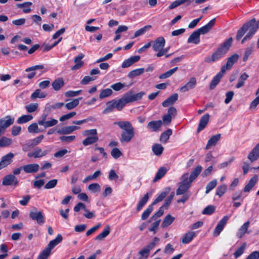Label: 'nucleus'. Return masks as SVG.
I'll list each match as a JSON object with an SVG mask.
<instances>
[{
  "label": "nucleus",
  "mask_w": 259,
  "mask_h": 259,
  "mask_svg": "<svg viewBox=\"0 0 259 259\" xmlns=\"http://www.w3.org/2000/svg\"><path fill=\"white\" fill-rule=\"evenodd\" d=\"M145 95L144 92H140L137 94H134V92L131 90L125 94V97L128 103L133 102L141 100L143 96Z\"/></svg>",
  "instance_id": "nucleus-8"
},
{
  "label": "nucleus",
  "mask_w": 259,
  "mask_h": 259,
  "mask_svg": "<svg viewBox=\"0 0 259 259\" xmlns=\"http://www.w3.org/2000/svg\"><path fill=\"white\" fill-rule=\"evenodd\" d=\"M63 240L62 235L60 234H58L55 239L51 240L48 244L47 247L46 248L49 250L50 252L53 248H54L56 245L60 243Z\"/></svg>",
  "instance_id": "nucleus-24"
},
{
  "label": "nucleus",
  "mask_w": 259,
  "mask_h": 259,
  "mask_svg": "<svg viewBox=\"0 0 259 259\" xmlns=\"http://www.w3.org/2000/svg\"><path fill=\"white\" fill-rule=\"evenodd\" d=\"M151 193H147L145 194L144 196L141 199L140 201L139 202L137 206V210L138 211H139L141 210L142 208L144 206V205L146 204L147 202L148 201L150 196L151 195Z\"/></svg>",
  "instance_id": "nucleus-31"
},
{
  "label": "nucleus",
  "mask_w": 259,
  "mask_h": 259,
  "mask_svg": "<svg viewBox=\"0 0 259 259\" xmlns=\"http://www.w3.org/2000/svg\"><path fill=\"white\" fill-rule=\"evenodd\" d=\"M258 179V177L257 175H254L253 177H252L248 184L245 186L244 188V191L245 192H249L253 188V187L255 185L257 182Z\"/></svg>",
  "instance_id": "nucleus-30"
},
{
  "label": "nucleus",
  "mask_w": 259,
  "mask_h": 259,
  "mask_svg": "<svg viewBox=\"0 0 259 259\" xmlns=\"http://www.w3.org/2000/svg\"><path fill=\"white\" fill-rule=\"evenodd\" d=\"M172 131L171 129L168 128L165 131L161 133L160 141L163 143H166L169 137L172 135Z\"/></svg>",
  "instance_id": "nucleus-34"
},
{
  "label": "nucleus",
  "mask_w": 259,
  "mask_h": 259,
  "mask_svg": "<svg viewBox=\"0 0 259 259\" xmlns=\"http://www.w3.org/2000/svg\"><path fill=\"white\" fill-rule=\"evenodd\" d=\"M151 28V26L150 25L145 26L143 28L138 30L137 31H136L135 32L133 38L138 37V36L143 34L146 31L149 30Z\"/></svg>",
  "instance_id": "nucleus-51"
},
{
  "label": "nucleus",
  "mask_w": 259,
  "mask_h": 259,
  "mask_svg": "<svg viewBox=\"0 0 259 259\" xmlns=\"http://www.w3.org/2000/svg\"><path fill=\"white\" fill-rule=\"evenodd\" d=\"M82 99V97H79L78 98L73 99L71 102L66 103L65 105V107L68 110L72 109L78 105L79 100H81Z\"/></svg>",
  "instance_id": "nucleus-39"
},
{
  "label": "nucleus",
  "mask_w": 259,
  "mask_h": 259,
  "mask_svg": "<svg viewBox=\"0 0 259 259\" xmlns=\"http://www.w3.org/2000/svg\"><path fill=\"white\" fill-rule=\"evenodd\" d=\"M167 169L164 167H161L157 171L155 178L153 180V182H156L157 181L161 179L166 173Z\"/></svg>",
  "instance_id": "nucleus-36"
},
{
  "label": "nucleus",
  "mask_w": 259,
  "mask_h": 259,
  "mask_svg": "<svg viewBox=\"0 0 259 259\" xmlns=\"http://www.w3.org/2000/svg\"><path fill=\"white\" fill-rule=\"evenodd\" d=\"M32 5V3L30 2H24L22 4H17L16 6L18 8H24L23 12L25 13H28L31 11L30 6Z\"/></svg>",
  "instance_id": "nucleus-40"
},
{
  "label": "nucleus",
  "mask_w": 259,
  "mask_h": 259,
  "mask_svg": "<svg viewBox=\"0 0 259 259\" xmlns=\"http://www.w3.org/2000/svg\"><path fill=\"white\" fill-rule=\"evenodd\" d=\"M47 96V94L41 92L40 89L36 90L31 95V100H34L35 99L44 98Z\"/></svg>",
  "instance_id": "nucleus-44"
},
{
  "label": "nucleus",
  "mask_w": 259,
  "mask_h": 259,
  "mask_svg": "<svg viewBox=\"0 0 259 259\" xmlns=\"http://www.w3.org/2000/svg\"><path fill=\"white\" fill-rule=\"evenodd\" d=\"M51 253V252L45 248L39 253L37 259H48Z\"/></svg>",
  "instance_id": "nucleus-63"
},
{
  "label": "nucleus",
  "mask_w": 259,
  "mask_h": 259,
  "mask_svg": "<svg viewBox=\"0 0 259 259\" xmlns=\"http://www.w3.org/2000/svg\"><path fill=\"white\" fill-rule=\"evenodd\" d=\"M224 72H222V70L221 69L220 71L212 79L210 85L209 89L210 90H213L216 86L221 81V78H222Z\"/></svg>",
  "instance_id": "nucleus-16"
},
{
  "label": "nucleus",
  "mask_w": 259,
  "mask_h": 259,
  "mask_svg": "<svg viewBox=\"0 0 259 259\" xmlns=\"http://www.w3.org/2000/svg\"><path fill=\"white\" fill-rule=\"evenodd\" d=\"M195 236V233L194 232H188L183 236L182 238V242L184 244L189 243L191 241L193 238Z\"/></svg>",
  "instance_id": "nucleus-42"
},
{
  "label": "nucleus",
  "mask_w": 259,
  "mask_h": 259,
  "mask_svg": "<svg viewBox=\"0 0 259 259\" xmlns=\"http://www.w3.org/2000/svg\"><path fill=\"white\" fill-rule=\"evenodd\" d=\"M41 123L40 125L44 126L45 128H47L56 125L58 123V120L54 118H51L50 120H46L44 122H42Z\"/></svg>",
  "instance_id": "nucleus-52"
},
{
  "label": "nucleus",
  "mask_w": 259,
  "mask_h": 259,
  "mask_svg": "<svg viewBox=\"0 0 259 259\" xmlns=\"http://www.w3.org/2000/svg\"><path fill=\"white\" fill-rule=\"evenodd\" d=\"M106 105L107 107L102 111V113L104 114H106L113 111L114 109L115 108V99L107 102Z\"/></svg>",
  "instance_id": "nucleus-33"
},
{
  "label": "nucleus",
  "mask_w": 259,
  "mask_h": 259,
  "mask_svg": "<svg viewBox=\"0 0 259 259\" xmlns=\"http://www.w3.org/2000/svg\"><path fill=\"white\" fill-rule=\"evenodd\" d=\"M174 220V217H172L169 214H167L163 219V221L161 224V227L164 228L169 226L172 223Z\"/></svg>",
  "instance_id": "nucleus-43"
},
{
  "label": "nucleus",
  "mask_w": 259,
  "mask_h": 259,
  "mask_svg": "<svg viewBox=\"0 0 259 259\" xmlns=\"http://www.w3.org/2000/svg\"><path fill=\"white\" fill-rule=\"evenodd\" d=\"M164 213V210L162 209V207H160L158 210L156 211L150 218L148 222H150L152 221L156 220L157 218H160L163 215Z\"/></svg>",
  "instance_id": "nucleus-62"
},
{
  "label": "nucleus",
  "mask_w": 259,
  "mask_h": 259,
  "mask_svg": "<svg viewBox=\"0 0 259 259\" xmlns=\"http://www.w3.org/2000/svg\"><path fill=\"white\" fill-rule=\"evenodd\" d=\"M228 220L229 217L227 215H225L219 222L213 231V235L214 236H218L220 235L227 224Z\"/></svg>",
  "instance_id": "nucleus-10"
},
{
  "label": "nucleus",
  "mask_w": 259,
  "mask_h": 259,
  "mask_svg": "<svg viewBox=\"0 0 259 259\" xmlns=\"http://www.w3.org/2000/svg\"><path fill=\"white\" fill-rule=\"evenodd\" d=\"M64 84L63 78L60 77L54 80L52 83V86L55 91H58L64 85Z\"/></svg>",
  "instance_id": "nucleus-32"
},
{
  "label": "nucleus",
  "mask_w": 259,
  "mask_h": 259,
  "mask_svg": "<svg viewBox=\"0 0 259 259\" xmlns=\"http://www.w3.org/2000/svg\"><path fill=\"white\" fill-rule=\"evenodd\" d=\"M115 109H116L118 111H121L123 107L126 105L127 103H128L127 99L125 97V94L123 96V97L118 99L115 100Z\"/></svg>",
  "instance_id": "nucleus-23"
},
{
  "label": "nucleus",
  "mask_w": 259,
  "mask_h": 259,
  "mask_svg": "<svg viewBox=\"0 0 259 259\" xmlns=\"http://www.w3.org/2000/svg\"><path fill=\"white\" fill-rule=\"evenodd\" d=\"M215 207L213 205H208L202 211V214L210 215L215 211Z\"/></svg>",
  "instance_id": "nucleus-64"
},
{
  "label": "nucleus",
  "mask_w": 259,
  "mask_h": 259,
  "mask_svg": "<svg viewBox=\"0 0 259 259\" xmlns=\"http://www.w3.org/2000/svg\"><path fill=\"white\" fill-rule=\"evenodd\" d=\"M14 118H11V116L8 115L4 118L0 119V132L3 134L7 128L13 124Z\"/></svg>",
  "instance_id": "nucleus-6"
},
{
  "label": "nucleus",
  "mask_w": 259,
  "mask_h": 259,
  "mask_svg": "<svg viewBox=\"0 0 259 259\" xmlns=\"http://www.w3.org/2000/svg\"><path fill=\"white\" fill-rule=\"evenodd\" d=\"M239 56L237 54H234L230 57L227 61L226 64L222 67L221 70L222 72H225L226 70L230 69L233 65L237 62Z\"/></svg>",
  "instance_id": "nucleus-9"
},
{
  "label": "nucleus",
  "mask_w": 259,
  "mask_h": 259,
  "mask_svg": "<svg viewBox=\"0 0 259 259\" xmlns=\"http://www.w3.org/2000/svg\"><path fill=\"white\" fill-rule=\"evenodd\" d=\"M248 77L249 76L246 73L244 72L242 73L238 78V82L236 85V88L239 89L242 87L244 85L245 80H246Z\"/></svg>",
  "instance_id": "nucleus-45"
},
{
  "label": "nucleus",
  "mask_w": 259,
  "mask_h": 259,
  "mask_svg": "<svg viewBox=\"0 0 259 259\" xmlns=\"http://www.w3.org/2000/svg\"><path fill=\"white\" fill-rule=\"evenodd\" d=\"M34 211H31L29 212V217L33 221H36L39 225H42L45 222V218L43 213L41 211H37L36 208H34Z\"/></svg>",
  "instance_id": "nucleus-5"
},
{
  "label": "nucleus",
  "mask_w": 259,
  "mask_h": 259,
  "mask_svg": "<svg viewBox=\"0 0 259 259\" xmlns=\"http://www.w3.org/2000/svg\"><path fill=\"white\" fill-rule=\"evenodd\" d=\"M162 122L161 120L150 121L147 127L151 132H157L161 127Z\"/></svg>",
  "instance_id": "nucleus-17"
},
{
  "label": "nucleus",
  "mask_w": 259,
  "mask_h": 259,
  "mask_svg": "<svg viewBox=\"0 0 259 259\" xmlns=\"http://www.w3.org/2000/svg\"><path fill=\"white\" fill-rule=\"evenodd\" d=\"M165 40L163 37H157L153 42L152 48L154 51L161 50L164 47Z\"/></svg>",
  "instance_id": "nucleus-11"
},
{
  "label": "nucleus",
  "mask_w": 259,
  "mask_h": 259,
  "mask_svg": "<svg viewBox=\"0 0 259 259\" xmlns=\"http://www.w3.org/2000/svg\"><path fill=\"white\" fill-rule=\"evenodd\" d=\"M88 189L93 193L99 192L101 191V186L98 183H93L89 185Z\"/></svg>",
  "instance_id": "nucleus-58"
},
{
  "label": "nucleus",
  "mask_w": 259,
  "mask_h": 259,
  "mask_svg": "<svg viewBox=\"0 0 259 259\" xmlns=\"http://www.w3.org/2000/svg\"><path fill=\"white\" fill-rule=\"evenodd\" d=\"M84 57V55L82 53H80L74 58V62L75 64L71 67V69L72 70H77L83 65L84 62L81 61V59H83Z\"/></svg>",
  "instance_id": "nucleus-15"
},
{
  "label": "nucleus",
  "mask_w": 259,
  "mask_h": 259,
  "mask_svg": "<svg viewBox=\"0 0 259 259\" xmlns=\"http://www.w3.org/2000/svg\"><path fill=\"white\" fill-rule=\"evenodd\" d=\"M80 127L75 125H71L64 127L60 130H58L57 132L60 135H67L72 133L74 131L78 130Z\"/></svg>",
  "instance_id": "nucleus-21"
},
{
  "label": "nucleus",
  "mask_w": 259,
  "mask_h": 259,
  "mask_svg": "<svg viewBox=\"0 0 259 259\" xmlns=\"http://www.w3.org/2000/svg\"><path fill=\"white\" fill-rule=\"evenodd\" d=\"M258 29L256 19L253 18L244 23L237 31L236 39L237 40H239L248 30V32L241 40V44H243L246 41L250 40L253 37Z\"/></svg>",
  "instance_id": "nucleus-1"
},
{
  "label": "nucleus",
  "mask_w": 259,
  "mask_h": 259,
  "mask_svg": "<svg viewBox=\"0 0 259 259\" xmlns=\"http://www.w3.org/2000/svg\"><path fill=\"white\" fill-rule=\"evenodd\" d=\"M140 59V56H133L130 58L125 60L121 64V67L125 68L132 66L133 64L139 61Z\"/></svg>",
  "instance_id": "nucleus-20"
},
{
  "label": "nucleus",
  "mask_w": 259,
  "mask_h": 259,
  "mask_svg": "<svg viewBox=\"0 0 259 259\" xmlns=\"http://www.w3.org/2000/svg\"><path fill=\"white\" fill-rule=\"evenodd\" d=\"M14 157V155L12 153H9L6 155L3 156L1 158V162L3 164V166L6 167L9 164H10L12 161L13 158Z\"/></svg>",
  "instance_id": "nucleus-26"
},
{
  "label": "nucleus",
  "mask_w": 259,
  "mask_h": 259,
  "mask_svg": "<svg viewBox=\"0 0 259 259\" xmlns=\"http://www.w3.org/2000/svg\"><path fill=\"white\" fill-rule=\"evenodd\" d=\"M249 224L250 222L247 221L240 228L237 233V236L239 238H241L245 233L249 234L250 233L249 231H247Z\"/></svg>",
  "instance_id": "nucleus-29"
},
{
  "label": "nucleus",
  "mask_w": 259,
  "mask_h": 259,
  "mask_svg": "<svg viewBox=\"0 0 259 259\" xmlns=\"http://www.w3.org/2000/svg\"><path fill=\"white\" fill-rule=\"evenodd\" d=\"M113 93V91L110 89H106L102 90L99 95V98L101 99L105 98L106 97H109Z\"/></svg>",
  "instance_id": "nucleus-55"
},
{
  "label": "nucleus",
  "mask_w": 259,
  "mask_h": 259,
  "mask_svg": "<svg viewBox=\"0 0 259 259\" xmlns=\"http://www.w3.org/2000/svg\"><path fill=\"white\" fill-rule=\"evenodd\" d=\"M44 68V66L43 65H37L35 66H33L30 67H28L25 69V72H29L28 74H27L26 77L29 79H32L35 75H36V72H35V70H39V69H42Z\"/></svg>",
  "instance_id": "nucleus-13"
},
{
  "label": "nucleus",
  "mask_w": 259,
  "mask_h": 259,
  "mask_svg": "<svg viewBox=\"0 0 259 259\" xmlns=\"http://www.w3.org/2000/svg\"><path fill=\"white\" fill-rule=\"evenodd\" d=\"M193 0H176L172 2L168 7L169 10H172L176 7L183 4L186 2H188L189 4L193 2Z\"/></svg>",
  "instance_id": "nucleus-46"
},
{
  "label": "nucleus",
  "mask_w": 259,
  "mask_h": 259,
  "mask_svg": "<svg viewBox=\"0 0 259 259\" xmlns=\"http://www.w3.org/2000/svg\"><path fill=\"white\" fill-rule=\"evenodd\" d=\"M227 189V185L223 184L219 186L216 190V195H218L220 197H222L226 192Z\"/></svg>",
  "instance_id": "nucleus-56"
},
{
  "label": "nucleus",
  "mask_w": 259,
  "mask_h": 259,
  "mask_svg": "<svg viewBox=\"0 0 259 259\" xmlns=\"http://www.w3.org/2000/svg\"><path fill=\"white\" fill-rule=\"evenodd\" d=\"M209 114L208 113L203 115L199 121L198 127L197 128V132L199 133L203 130L207 125L209 119Z\"/></svg>",
  "instance_id": "nucleus-19"
},
{
  "label": "nucleus",
  "mask_w": 259,
  "mask_h": 259,
  "mask_svg": "<svg viewBox=\"0 0 259 259\" xmlns=\"http://www.w3.org/2000/svg\"><path fill=\"white\" fill-rule=\"evenodd\" d=\"M38 122H35L31 124L28 127V132L30 133H38L42 132V131H41L40 129L38 128Z\"/></svg>",
  "instance_id": "nucleus-53"
},
{
  "label": "nucleus",
  "mask_w": 259,
  "mask_h": 259,
  "mask_svg": "<svg viewBox=\"0 0 259 259\" xmlns=\"http://www.w3.org/2000/svg\"><path fill=\"white\" fill-rule=\"evenodd\" d=\"M164 150L163 147L159 144H155L152 146V151L157 156L160 155Z\"/></svg>",
  "instance_id": "nucleus-49"
},
{
  "label": "nucleus",
  "mask_w": 259,
  "mask_h": 259,
  "mask_svg": "<svg viewBox=\"0 0 259 259\" xmlns=\"http://www.w3.org/2000/svg\"><path fill=\"white\" fill-rule=\"evenodd\" d=\"M145 69L144 68H138L131 71L127 75L130 78H133L136 76L140 75L144 73Z\"/></svg>",
  "instance_id": "nucleus-38"
},
{
  "label": "nucleus",
  "mask_w": 259,
  "mask_h": 259,
  "mask_svg": "<svg viewBox=\"0 0 259 259\" xmlns=\"http://www.w3.org/2000/svg\"><path fill=\"white\" fill-rule=\"evenodd\" d=\"M259 158V143L253 148L249 153L248 158L251 162L256 160Z\"/></svg>",
  "instance_id": "nucleus-22"
},
{
  "label": "nucleus",
  "mask_w": 259,
  "mask_h": 259,
  "mask_svg": "<svg viewBox=\"0 0 259 259\" xmlns=\"http://www.w3.org/2000/svg\"><path fill=\"white\" fill-rule=\"evenodd\" d=\"M34 152L35 154V158H39L46 155L49 153V151L46 150L42 151L40 148H37L35 149Z\"/></svg>",
  "instance_id": "nucleus-60"
},
{
  "label": "nucleus",
  "mask_w": 259,
  "mask_h": 259,
  "mask_svg": "<svg viewBox=\"0 0 259 259\" xmlns=\"http://www.w3.org/2000/svg\"><path fill=\"white\" fill-rule=\"evenodd\" d=\"M221 135L218 134L212 136L208 141L205 149H208L211 146H215L220 140Z\"/></svg>",
  "instance_id": "nucleus-28"
},
{
  "label": "nucleus",
  "mask_w": 259,
  "mask_h": 259,
  "mask_svg": "<svg viewBox=\"0 0 259 259\" xmlns=\"http://www.w3.org/2000/svg\"><path fill=\"white\" fill-rule=\"evenodd\" d=\"M19 181L17 177L12 174H9L5 176L3 179L2 185L4 186L18 185Z\"/></svg>",
  "instance_id": "nucleus-7"
},
{
  "label": "nucleus",
  "mask_w": 259,
  "mask_h": 259,
  "mask_svg": "<svg viewBox=\"0 0 259 259\" xmlns=\"http://www.w3.org/2000/svg\"><path fill=\"white\" fill-rule=\"evenodd\" d=\"M181 182L178 183V188L176 191L177 195L184 194L190 188L194 181L189 176V173L184 174L180 178Z\"/></svg>",
  "instance_id": "nucleus-4"
},
{
  "label": "nucleus",
  "mask_w": 259,
  "mask_h": 259,
  "mask_svg": "<svg viewBox=\"0 0 259 259\" xmlns=\"http://www.w3.org/2000/svg\"><path fill=\"white\" fill-rule=\"evenodd\" d=\"M12 139L3 136L0 139V147H8L12 144Z\"/></svg>",
  "instance_id": "nucleus-47"
},
{
  "label": "nucleus",
  "mask_w": 259,
  "mask_h": 259,
  "mask_svg": "<svg viewBox=\"0 0 259 259\" xmlns=\"http://www.w3.org/2000/svg\"><path fill=\"white\" fill-rule=\"evenodd\" d=\"M153 207L152 204L148 206L147 209L143 212L141 215V219L142 220H146L150 215L153 211Z\"/></svg>",
  "instance_id": "nucleus-54"
},
{
  "label": "nucleus",
  "mask_w": 259,
  "mask_h": 259,
  "mask_svg": "<svg viewBox=\"0 0 259 259\" xmlns=\"http://www.w3.org/2000/svg\"><path fill=\"white\" fill-rule=\"evenodd\" d=\"M114 124L118 125L122 131L119 139L120 142H130L135 136V129L132 123L128 121L114 122Z\"/></svg>",
  "instance_id": "nucleus-2"
},
{
  "label": "nucleus",
  "mask_w": 259,
  "mask_h": 259,
  "mask_svg": "<svg viewBox=\"0 0 259 259\" xmlns=\"http://www.w3.org/2000/svg\"><path fill=\"white\" fill-rule=\"evenodd\" d=\"M196 79L194 77L190 78L189 81L180 89V91L185 93L194 89L196 85Z\"/></svg>",
  "instance_id": "nucleus-12"
},
{
  "label": "nucleus",
  "mask_w": 259,
  "mask_h": 259,
  "mask_svg": "<svg viewBox=\"0 0 259 259\" xmlns=\"http://www.w3.org/2000/svg\"><path fill=\"white\" fill-rule=\"evenodd\" d=\"M217 185V180H213L209 182L206 187L205 193L208 194L211 190L214 188Z\"/></svg>",
  "instance_id": "nucleus-61"
},
{
  "label": "nucleus",
  "mask_w": 259,
  "mask_h": 259,
  "mask_svg": "<svg viewBox=\"0 0 259 259\" xmlns=\"http://www.w3.org/2000/svg\"><path fill=\"white\" fill-rule=\"evenodd\" d=\"M178 99V94L175 93L168 97L167 99L164 101L162 105L164 107H167L169 105H173Z\"/></svg>",
  "instance_id": "nucleus-25"
},
{
  "label": "nucleus",
  "mask_w": 259,
  "mask_h": 259,
  "mask_svg": "<svg viewBox=\"0 0 259 259\" xmlns=\"http://www.w3.org/2000/svg\"><path fill=\"white\" fill-rule=\"evenodd\" d=\"M178 69V67H176L172 69H171L167 71L164 72L160 74L159 76V78L161 79H165L170 77Z\"/></svg>",
  "instance_id": "nucleus-48"
},
{
  "label": "nucleus",
  "mask_w": 259,
  "mask_h": 259,
  "mask_svg": "<svg viewBox=\"0 0 259 259\" xmlns=\"http://www.w3.org/2000/svg\"><path fill=\"white\" fill-rule=\"evenodd\" d=\"M200 33H199L197 30H196L190 35L188 39L187 42H192L196 45L198 44L200 42Z\"/></svg>",
  "instance_id": "nucleus-27"
},
{
  "label": "nucleus",
  "mask_w": 259,
  "mask_h": 259,
  "mask_svg": "<svg viewBox=\"0 0 259 259\" xmlns=\"http://www.w3.org/2000/svg\"><path fill=\"white\" fill-rule=\"evenodd\" d=\"M33 119L31 115H23L18 118L17 122L18 124H23L29 122Z\"/></svg>",
  "instance_id": "nucleus-50"
},
{
  "label": "nucleus",
  "mask_w": 259,
  "mask_h": 259,
  "mask_svg": "<svg viewBox=\"0 0 259 259\" xmlns=\"http://www.w3.org/2000/svg\"><path fill=\"white\" fill-rule=\"evenodd\" d=\"M167 192H162L153 201V202L151 203V204L153 206L158 202L162 201L164 198L167 195Z\"/></svg>",
  "instance_id": "nucleus-59"
},
{
  "label": "nucleus",
  "mask_w": 259,
  "mask_h": 259,
  "mask_svg": "<svg viewBox=\"0 0 259 259\" xmlns=\"http://www.w3.org/2000/svg\"><path fill=\"white\" fill-rule=\"evenodd\" d=\"M110 232V226L107 225L104 229L103 231L99 234L98 236L95 238L96 240H101L106 237Z\"/></svg>",
  "instance_id": "nucleus-37"
},
{
  "label": "nucleus",
  "mask_w": 259,
  "mask_h": 259,
  "mask_svg": "<svg viewBox=\"0 0 259 259\" xmlns=\"http://www.w3.org/2000/svg\"><path fill=\"white\" fill-rule=\"evenodd\" d=\"M202 170V167L198 165L195 169L191 172L189 177L193 181H194L200 175Z\"/></svg>",
  "instance_id": "nucleus-41"
},
{
  "label": "nucleus",
  "mask_w": 259,
  "mask_h": 259,
  "mask_svg": "<svg viewBox=\"0 0 259 259\" xmlns=\"http://www.w3.org/2000/svg\"><path fill=\"white\" fill-rule=\"evenodd\" d=\"M98 140L99 138L98 136H89L83 140L82 143L84 146H87L95 143Z\"/></svg>",
  "instance_id": "nucleus-35"
},
{
  "label": "nucleus",
  "mask_w": 259,
  "mask_h": 259,
  "mask_svg": "<svg viewBox=\"0 0 259 259\" xmlns=\"http://www.w3.org/2000/svg\"><path fill=\"white\" fill-rule=\"evenodd\" d=\"M232 41L233 38L232 37L226 40L212 54L211 57L207 56L204 58V62L210 63L218 60L227 53L232 45Z\"/></svg>",
  "instance_id": "nucleus-3"
},
{
  "label": "nucleus",
  "mask_w": 259,
  "mask_h": 259,
  "mask_svg": "<svg viewBox=\"0 0 259 259\" xmlns=\"http://www.w3.org/2000/svg\"><path fill=\"white\" fill-rule=\"evenodd\" d=\"M38 107L37 103H31L28 105L25 106V108L28 113H32L36 111Z\"/></svg>",
  "instance_id": "nucleus-57"
},
{
  "label": "nucleus",
  "mask_w": 259,
  "mask_h": 259,
  "mask_svg": "<svg viewBox=\"0 0 259 259\" xmlns=\"http://www.w3.org/2000/svg\"><path fill=\"white\" fill-rule=\"evenodd\" d=\"M23 170L27 174H34L38 171L39 166L38 164H29L23 166Z\"/></svg>",
  "instance_id": "nucleus-18"
},
{
  "label": "nucleus",
  "mask_w": 259,
  "mask_h": 259,
  "mask_svg": "<svg viewBox=\"0 0 259 259\" xmlns=\"http://www.w3.org/2000/svg\"><path fill=\"white\" fill-rule=\"evenodd\" d=\"M215 19V18L210 20L207 24L202 27L197 29L199 33L201 34H205L210 31V30L214 26Z\"/></svg>",
  "instance_id": "nucleus-14"
}]
</instances>
